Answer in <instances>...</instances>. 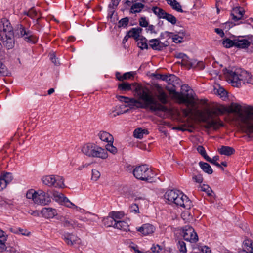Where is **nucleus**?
Masks as SVG:
<instances>
[{"label":"nucleus","mask_w":253,"mask_h":253,"mask_svg":"<svg viewBox=\"0 0 253 253\" xmlns=\"http://www.w3.org/2000/svg\"><path fill=\"white\" fill-rule=\"evenodd\" d=\"M42 181L46 185L53 186L56 182L55 176L53 175L44 176L42 177Z\"/></svg>","instance_id":"393cba45"},{"label":"nucleus","mask_w":253,"mask_h":253,"mask_svg":"<svg viewBox=\"0 0 253 253\" xmlns=\"http://www.w3.org/2000/svg\"><path fill=\"white\" fill-rule=\"evenodd\" d=\"M209 125L210 126L213 127L215 129H217L219 126H223V124L221 121L217 122L215 120H212L209 122Z\"/></svg>","instance_id":"49530a36"},{"label":"nucleus","mask_w":253,"mask_h":253,"mask_svg":"<svg viewBox=\"0 0 253 253\" xmlns=\"http://www.w3.org/2000/svg\"><path fill=\"white\" fill-rule=\"evenodd\" d=\"M218 151L221 155L228 156L233 154L235 152L233 147L226 146H222L220 148H218Z\"/></svg>","instance_id":"5701e85b"},{"label":"nucleus","mask_w":253,"mask_h":253,"mask_svg":"<svg viewBox=\"0 0 253 253\" xmlns=\"http://www.w3.org/2000/svg\"><path fill=\"white\" fill-rule=\"evenodd\" d=\"M103 224L107 227H115L117 221L113 218L110 215L104 218L103 220Z\"/></svg>","instance_id":"2f4dec72"},{"label":"nucleus","mask_w":253,"mask_h":253,"mask_svg":"<svg viewBox=\"0 0 253 253\" xmlns=\"http://www.w3.org/2000/svg\"><path fill=\"white\" fill-rule=\"evenodd\" d=\"M14 37L13 28L9 21L5 18L1 19L0 21V75L4 76L6 73V67L1 62L4 59L2 47L7 49L13 48L15 45Z\"/></svg>","instance_id":"f03ea898"},{"label":"nucleus","mask_w":253,"mask_h":253,"mask_svg":"<svg viewBox=\"0 0 253 253\" xmlns=\"http://www.w3.org/2000/svg\"><path fill=\"white\" fill-rule=\"evenodd\" d=\"M243 250L239 253H253V242L250 240H245L243 243Z\"/></svg>","instance_id":"f3484780"},{"label":"nucleus","mask_w":253,"mask_h":253,"mask_svg":"<svg viewBox=\"0 0 253 253\" xmlns=\"http://www.w3.org/2000/svg\"><path fill=\"white\" fill-rule=\"evenodd\" d=\"M177 248L180 252L182 253H186L187 249L185 243L183 241H179L177 243Z\"/></svg>","instance_id":"79ce46f5"},{"label":"nucleus","mask_w":253,"mask_h":253,"mask_svg":"<svg viewBox=\"0 0 253 253\" xmlns=\"http://www.w3.org/2000/svg\"><path fill=\"white\" fill-rule=\"evenodd\" d=\"M244 14V11L241 10L240 8L237 7L233 9L232 12L231 13V16L234 21H237L242 19Z\"/></svg>","instance_id":"4be33fe9"},{"label":"nucleus","mask_w":253,"mask_h":253,"mask_svg":"<svg viewBox=\"0 0 253 253\" xmlns=\"http://www.w3.org/2000/svg\"><path fill=\"white\" fill-rule=\"evenodd\" d=\"M121 98H126V99H127L128 100V102L127 103L129 105L135 106L137 104H140V105L141 104V102L139 100H136L134 98H130L127 97H121Z\"/></svg>","instance_id":"09e8293b"},{"label":"nucleus","mask_w":253,"mask_h":253,"mask_svg":"<svg viewBox=\"0 0 253 253\" xmlns=\"http://www.w3.org/2000/svg\"><path fill=\"white\" fill-rule=\"evenodd\" d=\"M136 230L142 235L146 236L153 234L155 230V228L153 225L146 223L143 224L141 227L136 228Z\"/></svg>","instance_id":"4468645a"},{"label":"nucleus","mask_w":253,"mask_h":253,"mask_svg":"<svg viewBox=\"0 0 253 253\" xmlns=\"http://www.w3.org/2000/svg\"><path fill=\"white\" fill-rule=\"evenodd\" d=\"M167 80H165L166 81L168 84H173L174 82L177 80V77L174 75L170 74L169 75H167Z\"/></svg>","instance_id":"3c124183"},{"label":"nucleus","mask_w":253,"mask_h":253,"mask_svg":"<svg viewBox=\"0 0 253 253\" xmlns=\"http://www.w3.org/2000/svg\"><path fill=\"white\" fill-rule=\"evenodd\" d=\"M197 150L206 161H210L211 158L207 154L204 147L203 146H198Z\"/></svg>","instance_id":"f704fd0d"},{"label":"nucleus","mask_w":253,"mask_h":253,"mask_svg":"<svg viewBox=\"0 0 253 253\" xmlns=\"http://www.w3.org/2000/svg\"><path fill=\"white\" fill-rule=\"evenodd\" d=\"M241 37H239L238 39H236L235 47L238 48H247L251 44V42L247 39H240Z\"/></svg>","instance_id":"dca6fc26"},{"label":"nucleus","mask_w":253,"mask_h":253,"mask_svg":"<svg viewBox=\"0 0 253 253\" xmlns=\"http://www.w3.org/2000/svg\"><path fill=\"white\" fill-rule=\"evenodd\" d=\"M133 76V74L132 73V72H126V73H124L122 76V79H123V80L124 81L125 80L130 79Z\"/></svg>","instance_id":"0e129e2a"},{"label":"nucleus","mask_w":253,"mask_h":253,"mask_svg":"<svg viewBox=\"0 0 253 253\" xmlns=\"http://www.w3.org/2000/svg\"><path fill=\"white\" fill-rule=\"evenodd\" d=\"M156 88V96L160 103L156 101L150 94L149 90L147 88H143L141 85H137L135 91L139 99L144 102V104L140 107L143 108H149L151 111L167 110V108L162 104H166L168 102V97L163 88L159 84L155 85Z\"/></svg>","instance_id":"f257e3e1"},{"label":"nucleus","mask_w":253,"mask_h":253,"mask_svg":"<svg viewBox=\"0 0 253 253\" xmlns=\"http://www.w3.org/2000/svg\"><path fill=\"white\" fill-rule=\"evenodd\" d=\"M100 173L97 170L93 169L92 170V180L96 181L100 177Z\"/></svg>","instance_id":"4d7b16f0"},{"label":"nucleus","mask_w":253,"mask_h":253,"mask_svg":"<svg viewBox=\"0 0 253 253\" xmlns=\"http://www.w3.org/2000/svg\"><path fill=\"white\" fill-rule=\"evenodd\" d=\"M1 176L7 184L9 183L13 178L12 173L9 172H6L1 175Z\"/></svg>","instance_id":"c03bdc74"},{"label":"nucleus","mask_w":253,"mask_h":253,"mask_svg":"<svg viewBox=\"0 0 253 253\" xmlns=\"http://www.w3.org/2000/svg\"><path fill=\"white\" fill-rule=\"evenodd\" d=\"M98 136L102 141L108 143H113V142L114 138L113 136L106 131H100L98 134Z\"/></svg>","instance_id":"b1692460"},{"label":"nucleus","mask_w":253,"mask_h":253,"mask_svg":"<svg viewBox=\"0 0 253 253\" xmlns=\"http://www.w3.org/2000/svg\"><path fill=\"white\" fill-rule=\"evenodd\" d=\"M61 223L62 225L65 227H72L73 228L76 227L83 228V226L82 224L78 223L77 222L73 220H69L66 217H64V219L61 220Z\"/></svg>","instance_id":"6ab92c4d"},{"label":"nucleus","mask_w":253,"mask_h":253,"mask_svg":"<svg viewBox=\"0 0 253 253\" xmlns=\"http://www.w3.org/2000/svg\"><path fill=\"white\" fill-rule=\"evenodd\" d=\"M218 159H219V157L218 156H214V157H213L212 159L211 158V160L210 161H207L210 162L211 163V164H212L213 165H214L215 166H216L218 168L221 169L222 170H224L223 168H222L221 167V165L220 164H219L218 163L216 162V161Z\"/></svg>","instance_id":"603ef678"},{"label":"nucleus","mask_w":253,"mask_h":253,"mask_svg":"<svg viewBox=\"0 0 253 253\" xmlns=\"http://www.w3.org/2000/svg\"><path fill=\"white\" fill-rule=\"evenodd\" d=\"M152 10L153 13L157 15L159 18H163V16H164L166 13V12L163 9L157 6L153 7Z\"/></svg>","instance_id":"72a5a7b5"},{"label":"nucleus","mask_w":253,"mask_h":253,"mask_svg":"<svg viewBox=\"0 0 253 253\" xmlns=\"http://www.w3.org/2000/svg\"><path fill=\"white\" fill-rule=\"evenodd\" d=\"M50 59L55 65L58 66L60 64L58 59L56 58L55 56L53 54L51 55Z\"/></svg>","instance_id":"774afa93"},{"label":"nucleus","mask_w":253,"mask_h":253,"mask_svg":"<svg viewBox=\"0 0 253 253\" xmlns=\"http://www.w3.org/2000/svg\"><path fill=\"white\" fill-rule=\"evenodd\" d=\"M227 107L224 106H220L212 109L211 110H208L207 114L209 118L212 119L214 116L216 117L224 114L227 112Z\"/></svg>","instance_id":"ddd939ff"},{"label":"nucleus","mask_w":253,"mask_h":253,"mask_svg":"<svg viewBox=\"0 0 253 253\" xmlns=\"http://www.w3.org/2000/svg\"><path fill=\"white\" fill-rule=\"evenodd\" d=\"M183 236L185 240L191 243H196L198 240L197 233L194 229L190 226H185L183 228Z\"/></svg>","instance_id":"9d476101"},{"label":"nucleus","mask_w":253,"mask_h":253,"mask_svg":"<svg viewBox=\"0 0 253 253\" xmlns=\"http://www.w3.org/2000/svg\"><path fill=\"white\" fill-rule=\"evenodd\" d=\"M145 5L141 3H135L132 4L130 9V13H140L144 8Z\"/></svg>","instance_id":"cd10ccee"},{"label":"nucleus","mask_w":253,"mask_h":253,"mask_svg":"<svg viewBox=\"0 0 253 253\" xmlns=\"http://www.w3.org/2000/svg\"><path fill=\"white\" fill-rule=\"evenodd\" d=\"M183 92H180L179 96L178 98V101L179 103L185 104L187 105L194 106L195 93L193 90L188 85H183L181 87Z\"/></svg>","instance_id":"6e6552de"},{"label":"nucleus","mask_w":253,"mask_h":253,"mask_svg":"<svg viewBox=\"0 0 253 253\" xmlns=\"http://www.w3.org/2000/svg\"><path fill=\"white\" fill-rule=\"evenodd\" d=\"M163 249L162 247L158 244H153L151 248V250L153 253H159Z\"/></svg>","instance_id":"5fc2aeb1"},{"label":"nucleus","mask_w":253,"mask_h":253,"mask_svg":"<svg viewBox=\"0 0 253 253\" xmlns=\"http://www.w3.org/2000/svg\"><path fill=\"white\" fill-rule=\"evenodd\" d=\"M227 113H235L238 115L241 122L244 124V131L247 134H250L251 133L246 131V127L248 125H253L250 123V121L253 120V107L248 106L242 112L241 105L238 103H232L228 107H227Z\"/></svg>","instance_id":"20e7f679"},{"label":"nucleus","mask_w":253,"mask_h":253,"mask_svg":"<svg viewBox=\"0 0 253 253\" xmlns=\"http://www.w3.org/2000/svg\"><path fill=\"white\" fill-rule=\"evenodd\" d=\"M181 66H187L189 68L192 67L193 66V63L186 54L185 55V57L181 60Z\"/></svg>","instance_id":"c9c22d12"},{"label":"nucleus","mask_w":253,"mask_h":253,"mask_svg":"<svg viewBox=\"0 0 253 253\" xmlns=\"http://www.w3.org/2000/svg\"><path fill=\"white\" fill-rule=\"evenodd\" d=\"M227 81L233 86L239 87L242 84L249 83L253 84V77L247 71L238 67H233L230 69L223 70Z\"/></svg>","instance_id":"7ed1b4c3"},{"label":"nucleus","mask_w":253,"mask_h":253,"mask_svg":"<svg viewBox=\"0 0 253 253\" xmlns=\"http://www.w3.org/2000/svg\"><path fill=\"white\" fill-rule=\"evenodd\" d=\"M134 176L138 180L152 182L156 175L153 170L147 165L136 166L132 170Z\"/></svg>","instance_id":"0eeeda50"},{"label":"nucleus","mask_w":253,"mask_h":253,"mask_svg":"<svg viewBox=\"0 0 253 253\" xmlns=\"http://www.w3.org/2000/svg\"><path fill=\"white\" fill-rule=\"evenodd\" d=\"M62 238L70 246H72L76 241L77 237L73 234L65 232L62 235Z\"/></svg>","instance_id":"a211bd4d"},{"label":"nucleus","mask_w":253,"mask_h":253,"mask_svg":"<svg viewBox=\"0 0 253 253\" xmlns=\"http://www.w3.org/2000/svg\"><path fill=\"white\" fill-rule=\"evenodd\" d=\"M7 239L4 238V239H0V252L2 253L6 251L7 247L5 245V243Z\"/></svg>","instance_id":"864d4df0"},{"label":"nucleus","mask_w":253,"mask_h":253,"mask_svg":"<svg viewBox=\"0 0 253 253\" xmlns=\"http://www.w3.org/2000/svg\"><path fill=\"white\" fill-rule=\"evenodd\" d=\"M42 216L46 218H53L57 215V211L55 209L52 208H44L41 211Z\"/></svg>","instance_id":"2eb2a0df"},{"label":"nucleus","mask_w":253,"mask_h":253,"mask_svg":"<svg viewBox=\"0 0 253 253\" xmlns=\"http://www.w3.org/2000/svg\"><path fill=\"white\" fill-rule=\"evenodd\" d=\"M133 86V87H134V92L135 87L137 85H139L138 84H130L129 83L127 82H123L121 84H118V89L121 91H129L132 90L131 86ZM135 94L137 95V93L135 92Z\"/></svg>","instance_id":"412c9836"},{"label":"nucleus","mask_w":253,"mask_h":253,"mask_svg":"<svg viewBox=\"0 0 253 253\" xmlns=\"http://www.w3.org/2000/svg\"><path fill=\"white\" fill-rule=\"evenodd\" d=\"M182 39L183 37L179 36V35H174L172 38L173 42L176 43L182 42Z\"/></svg>","instance_id":"680f3d73"},{"label":"nucleus","mask_w":253,"mask_h":253,"mask_svg":"<svg viewBox=\"0 0 253 253\" xmlns=\"http://www.w3.org/2000/svg\"><path fill=\"white\" fill-rule=\"evenodd\" d=\"M167 20L168 22H170L173 25L176 24L177 19L172 14L168 13L166 12V14L163 16V18Z\"/></svg>","instance_id":"e433bc0d"},{"label":"nucleus","mask_w":253,"mask_h":253,"mask_svg":"<svg viewBox=\"0 0 253 253\" xmlns=\"http://www.w3.org/2000/svg\"><path fill=\"white\" fill-rule=\"evenodd\" d=\"M129 210L130 212H134L135 213L139 212L138 206L136 204H132L130 207Z\"/></svg>","instance_id":"bf43d9fd"},{"label":"nucleus","mask_w":253,"mask_h":253,"mask_svg":"<svg viewBox=\"0 0 253 253\" xmlns=\"http://www.w3.org/2000/svg\"><path fill=\"white\" fill-rule=\"evenodd\" d=\"M217 93L221 97H226L227 95V91L222 87H220L217 90Z\"/></svg>","instance_id":"e2e57ef3"},{"label":"nucleus","mask_w":253,"mask_h":253,"mask_svg":"<svg viewBox=\"0 0 253 253\" xmlns=\"http://www.w3.org/2000/svg\"><path fill=\"white\" fill-rule=\"evenodd\" d=\"M129 226L128 225V223L127 222L123 220H120L119 221H117L115 228L120 229L121 230L127 231H130Z\"/></svg>","instance_id":"c85d7f7f"},{"label":"nucleus","mask_w":253,"mask_h":253,"mask_svg":"<svg viewBox=\"0 0 253 253\" xmlns=\"http://www.w3.org/2000/svg\"><path fill=\"white\" fill-rule=\"evenodd\" d=\"M59 199L64 205L67 204V203L70 201V200L67 197L64 196V195L62 194L59 195Z\"/></svg>","instance_id":"69168bd1"},{"label":"nucleus","mask_w":253,"mask_h":253,"mask_svg":"<svg viewBox=\"0 0 253 253\" xmlns=\"http://www.w3.org/2000/svg\"><path fill=\"white\" fill-rule=\"evenodd\" d=\"M165 198L170 203H174L178 206L189 209L192 206V202L183 192L178 190L167 191L165 195Z\"/></svg>","instance_id":"39448f33"},{"label":"nucleus","mask_w":253,"mask_h":253,"mask_svg":"<svg viewBox=\"0 0 253 253\" xmlns=\"http://www.w3.org/2000/svg\"><path fill=\"white\" fill-rule=\"evenodd\" d=\"M7 184L5 182L4 179L0 176V191L2 190L4 188H5Z\"/></svg>","instance_id":"338daca9"},{"label":"nucleus","mask_w":253,"mask_h":253,"mask_svg":"<svg viewBox=\"0 0 253 253\" xmlns=\"http://www.w3.org/2000/svg\"><path fill=\"white\" fill-rule=\"evenodd\" d=\"M199 165L201 169L205 173L208 174H211L212 173V169L208 163L201 161L199 163Z\"/></svg>","instance_id":"bb28decb"},{"label":"nucleus","mask_w":253,"mask_h":253,"mask_svg":"<svg viewBox=\"0 0 253 253\" xmlns=\"http://www.w3.org/2000/svg\"><path fill=\"white\" fill-rule=\"evenodd\" d=\"M23 14L33 19L35 17L37 16L38 13L35 9L34 7H32L27 11H24Z\"/></svg>","instance_id":"4c0bfd02"},{"label":"nucleus","mask_w":253,"mask_h":253,"mask_svg":"<svg viewBox=\"0 0 253 253\" xmlns=\"http://www.w3.org/2000/svg\"><path fill=\"white\" fill-rule=\"evenodd\" d=\"M142 31V29L140 27H135L131 28L127 34H128L130 38H133L136 41H139V38L140 37V34Z\"/></svg>","instance_id":"aec40b11"},{"label":"nucleus","mask_w":253,"mask_h":253,"mask_svg":"<svg viewBox=\"0 0 253 253\" xmlns=\"http://www.w3.org/2000/svg\"><path fill=\"white\" fill-rule=\"evenodd\" d=\"M138 41L137 45L142 50L148 49L149 46L147 43L148 40L145 37L141 36Z\"/></svg>","instance_id":"7c9ffc66"},{"label":"nucleus","mask_w":253,"mask_h":253,"mask_svg":"<svg viewBox=\"0 0 253 253\" xmlns=\"http://www.w3.org/2000/svg\"><path fill=\"white\" fill-rule=\"evenodd\" d=\"M37 193L36 198L35 200V204L45 205L50 202V198L46 192L40 190Z\"/></svg>","instance_id":"f8f14e48"},{"label":"nucleus","mask_w":253,"mask_h":253,"mask_svg":"<svg viewBox=\"0 0 253 253\" xmlns=\"http://www.w3.org/2000/svg\"><path fill=\"white\" fill-rule=\"evenodd\" d=\"M139 25L142 27H147L148 26V22L145 17H141L139 20Z\"/></svg>","instance_id":"13d9d810"},{"label":"nucleus","mask_w":253,"mask_h":253,"mask_svg":"<svg viewBox=\"0 0 253 253\" xmlns=\"http://www.w3.org/2000/svg\"><path fill=\"white\" fill-rule=\"evenodd\" d=\"M56 182L54 186L55 187L63 188L65 187L64 179L62 177L59 176H55Z\"/></svg>","instance_id":"58836bf2"},{"label":"nucleus","mask_w":253,"mask_h":253,"mask_svg":"<svg viewBox=\"0 0 253 253\" xmlns=\"http://www.w3.org/2000/svg\"><path fill=\"white\" fill-rule=\"evenodd\" d=\"M15 34L19 38H23L24 40L28 43H35L37 42V38L33 32L22 24L17 25Z\"/></svg>","instance_id":"1a4fd4ad"},{"label":"nucleus","mask_w":253,"mask_h":253,"mask_svg":"<svg viewBox=\"0 0 253 253\" xmlns=\"http://www.w3.org/2000/svg\"><path fill=\"white\" fill-rule=\"evenodd\" d=\"M129 22V18L127 17L122 18L118 22V27H126Z\"/></svg>","instance_id":"de8ad7c7"},{"label":"nucleus","mask_w":253,"mask_h":253,"mask_svg":"<svg viewBox=\"0 0 253 253\" xmlns=\"http://www.w3.org/2000/svg\"><path fill=\"white\" fill-rule=\"evenodd\" d=\"M149 46L154 50L162 51L169 45V42L165 41L162 42L160 39H153L149 41Z\"/></svg>","instance_id":"9b49d317"},{"label":"nucleus","mask_w":253,"mask_h":253,"mask_svg":"<svg viewBox=\"0 0 253 253\" xmlns=\"http://www.w3.org/2000/svg\"><path fill=\"white\" fill-rule=\"evenodd\" d=\"M143 131L145 130L142 128H137L134 131L133 136L135 138L141 139L143 137Z\"/></svg>","instance_id":"a18cd8bd"},{"label":"nucleus","mask_w":253,"mask_h":253,"mask_svg":"<svg viewBox=\"0 0 253 253\" xmlns=\"http://www.w3.org/2000/svg\"><path fill=\"white\" fill-rule=\"evenodd\" d=\"M109 215L115 219L116 221H120V219H121L124 214L121 212H116V211H112L109 213Z\"/></svg>","instance_id":"a19ab883"},{"label":"nucleus","mask_w":253,"mask_h":253,"mask_svg":"<svg viewBox=\"0 0 253 253\" xmlns=\"http://www.w3.org/2000/svg\"><path fill=\"white\" fill-rule=\"evenodd\" d=\"M167 3L169 5L171 8L175 11L183 13L184 11L182 10L180 3L176 0H166Z\"/></svg>","instance_id":"a878e982"},{"label":"nucleus","mask_w":253,"mask_h":253,"mask_svg":"<svg viewBox=\"0 0 253 253\" xmlns=\"http://www.w3.org/2000/svg\"><path fill=\"white\" fill-rule=\"evenodd\" d=\"M120 1L121 0H111V3L108 5L109 14H110L111 17H112L114 13L115 10L117 8Z\"/></svg>","instance_id":"c756f323"},{"label":"nucleus","mask_w":253,"mask_h":253,"mask_svg":"<svg viewBox=\"0 0 253 253\" xmlns=\"http://www.w3.org/2000/svg\"><path fill=\"white\" fill-rule=\"evenodd\" d=\"M167 90H169L170 94L173 95V96L175 99L176 100L178 99V98L179 96L180 92L176 91L174 85H173L172 87H171L170 89L167 88Z\"/></svg>","instance_id":"8fccbe9b"},{"label":"nucleus","mask_w":253,"mask_h":253,"mask_svg":"<svg viewBox=\"0 0 253 253\" xmlns=\"http://www.w3.org/2000/svg\"><path fill=\"white\" fill-rule=\"evenodd\" d=\"M236 39L232 40L229 38H226L222 41L223 46L227 48L235 47Z\"/></svg>","instance_id":"473e14b6"},{"label":"nucleus","mask_w":253,"mask_h":253,"mask_svg":"<svg viewBox=\"0 0 253 253\" xmlns=\"http://www.w3.org/2000/svg\"><path fill=\"white\" fill-rule=\"evenodd\" d=\"M200 190L205 192L208 196H211L213 191L208 185L203 184L200 186Z\"/></svg>","instance_id":"37998d69"},{"label":"nucleus","mask_w":253,"mask_h":253,"mask_svg":"<svg viewBox=\"0 0 253 253\" xmlns=\"http://www.w3.org/2000/svg\"><path fill=\"white\" fill-rule=\"evenodd\" d=\"M192 178L196 182L198 183H201L203 181V176L201 174L193 176Z\"/></svg>","instance_id":"052dcab7"},{"label":"nucleus","mask_w":253,"mask_h":253,"mask_svg":"<svg viewBox=\"0 0 253 253\" xmlns=\"http://www.w3.org/2000/svg\"><path fill=\"white\" fill-rule=\"evenodd\" d=\"M37 192L34 189H30L26 193V198L29 199H32L35 203V200L36 198V195Z\"/></svg>","instance_id":"ea45409f"},{"label":"nucleus","mask_w":253,"mask_h":253,"mask_svg":"<svg viewBox=\"0 0 253 253\" xmlns=\"http://www.w3.org/2000/svg\"><path fill=\"white\" fill-rule=\"evenodd\" d=\"M82 152L89 157L105 159L108 157L107 151L92 143H87L82 148Z\"/></svg>","instance_id":"423d86ee"},{"label":"nucleus","mask_w":253,"mask_h":253,"mask_svg":"<svg viewBox=\"0 0 253 253\" xmlns=\"http://www.w3.org/2000/svg\"><path fill=\"white\" fill-rule=\"evenodd\" d=\"M106 147V149H105V150L107 151H108L113 154H115L117 152V148L115 147H114V146H113L112 143H111V144H108Z\"/></svg>","instance_id":"6e6d98bb"}]
</instances>
